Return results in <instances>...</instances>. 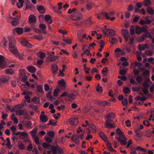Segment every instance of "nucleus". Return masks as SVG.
Instances as JSON below:
<instances>
[{
  "instance_id": "a19ab883",
  "label": "nucleus",
  "mask_w": 154,
  "mask_h": 154,
  "mask_svg": "<svg viewBox=\"0 0 154 154\" xmlns=\"http://www.w3.org/2000/svg\"><path fill=\"white\" fill-rule=\"evenodd\" d=\"M34 38L38 41H41L43 38V37L41 35H35L34 36Z\"/></svg>"
},
{
  "instance_id": "6ab92c4d",
  "label": "nucleus",
  "mask_w": 154,
  "mask_h": 154,
  "mask_svg": "<svg viewBox=\"0 0 154 154\" xmlns=\"http://www.w3.org/2000/svg\"><path fill=\"white\" fill-rule=\"evenodd\" d=\"M45 20L48 23L51 24L52 23V21L50 15H45Z\"/></svg>"
},
{
  "instance_id": "8fccbe9b",
  "label": "nucleus",
  "mask_w": 154,
  "mask_h": 154,
  "mask_svg": "<svg viewBox=\"0 0 154 154\" xmlns=\"http://www.w3.org/2000/svg\"><path fill=\"white\" fill-rule=\"evenodd\" d=\"M115 117V114L113 113H111L108 114L106 115V118L107 119H113Z\"/></svg>"
},
{
  "instance_id": "72a5a7b5",
  "label": "nucleus",
  "mask_w": 154,
  "mask_h": 154,
  "mask_svg": "<svg viewBox=\"0 0 154 154\" xmlns=\"http://www.w3.org/2000/svg\"><path fill=\"white\" fill-rule=\"evenodd\" d=\"M46 97L48 99H50L51 101L54 100L55 99V98L53 97L51 95V91H49L48 93L46 94Z\"/></svg>"
},
{
  "instance_id": "2eb2a0df",
  "label": "nucleus",
  "mask_w": 154,
  "mask_h": 154,
  "mask_svg": "<svg viewBox=\"0 0 154 154\" xmlns=\"http://www.w3.org/2000/svg\"><path fill=\"white\" fill-rule=\"evenodd\" d=\"M9 80V77L5 75L2 76L0 79V81L3 83H7Z\"/></svg>"
},
{
  "instance_id": "4c0bfd02",
  "label": "nucleus",
  "mask_w": 154,
  "mask_h": 154,
  "mask_svg": "<svg viewBox=\"0 0 154 154\" xmlns=\"http://www.w3.org/2000/svg\"><path fill=\"white\" fill-rule=\"evenodd\" d=\"M147 47L146 45H139L138 46V48L140 51L144 50Z\"/></svg>"
},
{
  "instance_id": "aec40b11",
  "label": "nucleus",
  "mask_w": 154,
  "mask_h": 154,
  "mask_svg": "<svg viewBox=\"0 0 154 154\" xmlns=\"http://www.w3.org/2000/svg\"><path fill=\"white\" fill-rule=\"evenodd\" d=\"M100 137L105 142L107 141L108 140L107 137L104 133L100 132L99 134Z\"/></svg>"
},
{
  "instance_id": "c756f323",
  "label": "nucleus",
  "mask_w": 154,
  "mask_h": 154,
  "mask_svg": "<svg viewBox=\"0 0 154 154\" xmlns=\"http://www.w3.org/2000/svg\"><path fill=\"white\" fill-rule=\"evenodd\" d=\"M5 73L8 75H11L14 73V71L12 69H8L5 70Z\"/></svg>"
},
{
  "instance_id": "a18cd8bd",
  "label": "nucleus",
  "mask_w": 154,
  "mask_h": 154,
  "mask_svg": "<svg viewBox=\"0 0 154 154\" xmlns=\"http://www.w3.org/2000/svg\"><path fill=\"white\" fill-rule=\"evenodd\" d=\"M141 29V28L139 26L136 27L135 29L136 33L138 35L140 34L142 32Z\"/></svg>"
},
{
  "instance_id": "9b49d317",
  "label": "nucleus",
  "mask_w": 154,
  "mask_h": 154,
  "mask_svg": "<svg viewBox=\"0 0 154 154\" xmlns=\"http://www.w3.org/2000/svg\"><path fill=\"white\" fill-rule=\"evenodd\" d=\"M116 133L118 135H119V136L118 137H121V138L126 140V138L125 137L124 134L119 128H117L116 129Z\"/></svg>"
},
{
  "instance_id": "0e129e2a",
  "label": "nucleus",
  "mask_w": 154,
  "mask_h": 154,
  "mask_svg": "<svg viewBox=\"0 0 154 154\" xmlns=\"http://www.w3.org/2000/svg\"><path fill=\"white\" fill-rule=\"evenodd\" d=\"M134 74L135 76H137L139 75L140 72V70H136V69L133 70Z\"/></svg>"
},
{
  "instance_id": "423d86ee",
  "label": "nucleus",
  "mask_w": 154,
  "mask_h": 154,
  "mask_svg": "<svg viewBox=\"0 0 154 154\" xmlns=\"http://www.w3.org/2000/svg\"><path fill=\"white\" fill-rule=\"evenodd\" d=\"M115 139L117 140L120 143L121 145L125 146L126 145L127 143V142L126 141L127 140V139L126 140L125 139H123L121 138V137H117V136H116Z\"/></svg>"
},
{
  "instance_id": "49530a36",
  "label": "nucleus",
  "mask_w": 154,
  "mask_h": 154,
  "mask_svg": "<svg viewBox=\"0 0 154 154\" xmlns=\"http://www.w3.org/2000/svg\"><path fill=\"white\" fill-rule=\"evenodd\" d=\"M83 21H86L85 22L83 23H84L88 24L89 25H91L92 23V22L91 21V17H89L88 19L87 20H85Z\"/></svg>"
},
{
  "instance_id": "4d7b16f0",
  "label": "nucleus",
  "mask_w": 154,
  "mask_h": 154,
  "mask_svg": "<svg viewBox=\"0 0 154 154\" xmlns=\"http://www.w3.org/2000/svg\"><path fill=\"white\" fill-rule=\"evenodd\" d=\"M137 81L139 83H141L142 81V78L140 76H138L136 78Z\"/></svg>"
},
{
  "instance_id": "338daca9",
  "label": "nucleus",
  "mask_w": 154,
  "mask_h": 154,
  "mask_svg": "<svg viewBox=\"0 0 154 154\" xmlns=\"http://www.w3.org/2000/svg\"><path fill=\"white\" fill-rule=\"evenodd\" d=\"M103 17L105 18L106 20H109V17H108V13L105 12H103Z\"/></svg>"
},
{
  "instance_id": "c85d7f7f",
  "label": "nucleus",
  "mask_w": 154,
  "mask_h": 154,
  "mask_svg": "<svg viewBox=\"0 0 154 154\" xmlns=\"http://www.w3.org/2000/svg\"><path fill=\"white\" fill-rule=\"evenodd\" d=\"M135 131L137 136L139 137H140L142 136V133L141 131L137 128L135 129Z\"/></svg>"
},
{
  "instance_id": "774afa93",
  "label": "nucleus",
  "mask_w": 154,
  "mask_h": 154,
  "mask_svg": "<svg viewBox=\"0 0 154 154\" xmlns=\"http://www.w3.org/2000/svg\"><path fill=\"white\" fill-rule=\"evenodd\" d=\"M127 69H122L120 71L119 73L120 75H125L127 71Z\"/></svg>"
},
{
  "instance_id": "69168bd1",
  "label": "nucleus",
  "mask_w": 154,
  "mask_h": 154,
  "mask_svg": "<svg viewBox=\"0 0 154 154\" xmlns=\"http://www.w3.org/2000/svg\"><path fill=\"white\" fill-rule=\"evenodd\" d=\"M123 91L124 93L125 94H127L128 93H129L130 91V89L128 88H124L123 90Z\"/></svg>"
},
{
  "instance_id": "f704fd0d",
  "label": "nucleus",
  "mask_w": 154,
  "mask_h": 154,
  "mask_svg": "<svg viewBox=\"0 0 154 154\" xmlns=\"http://www.w3.org/2000/svg\"><path fill=\"white\" fill-rule=\"evenodd\" d=\"M63 41L64 42H66L68 44H70L72 42V41L69 38H65L64 35L63 36Z\"/></svg>"
},
{
  "instance_id": "6e6552de",
  "label": "nucleus",
  "mask_w": 154,
  "mask_h": 154,
  "mask_svg": "<svg viewBox=\"0 0 154 154\" xmlns=\"http://www.w3.org/2000/svg\"><path fill=\"white\" fill-rule=\"evenodd\" d=\"M71 140L77 144L79 143V136L77 134H74L72 135L71 137Z\"/></svg>"
},
{
  "instance_id": "39448f33",
  "label": "nucleus",
  "mask_w": 154,
  "mask_h": 154,
  "mask_svg": "<svg viewBox=\"0 0 154 154\" xmlns=\"http://www.w3.org/2000/svg\"><path fill=\"white\" fill-rule=\"evenodd\" d=\"M59 86L61 90H64L66 87V83L63 79H61L58 81Z\"/></svg>"
},
{
  "instance_id": "c03bdc74",
  "label": "nucleus",
  "mask_w": 154,
  "mask_h": 154,
  "mask_svg": "<svg viewBox=\"0 0 154 154\" xmlns=\"http://www.w3.org/2000/svg\"><path fill=\"white\" fill-rule=\"evenodd\" d=\"M131 65H133L134 67H135L136 66L138 67H140L142 65L141 64L138 62H136L135 63L133 62L131 63Z\"/></svg>"
},
{
  "instance_id": "ddd939ff",
  "label": "nucleus",
  "mask_w": 154,
  "mask_h": 154,
  "mask_svg": "<svg viewBox=\"0 0 154 154\" xmlns=\"http://www.w3.org/2000/svg\"><path fill=\"white\" fill-rule=\"evenodd\" d=\"M150 81L149 77H146L144 79V82L143 84V87L144 88H148L149 86V84L148 83Z\"/></svg>"
},
{
  "instance_id": "6e6d98bb",
  "label": "nucleus",
  "mask_w": 154,
  "mask_h": 154,
  "mask_svg": "<svg viewBox=\"0 0 154 154\" xmlns=\"http://www.w3.org/2000/svg\"><path fill=\"white\" fill-rule=\"evenodd\" d=\"M39 58L41 59H43L46 57L45 54L43 52H40L39 54Z\"/></svg>"
},
{
  "instance_id": "a211bd4d",
  "label": "nucleus",
  "mask_w": 154,
  "mask_h": 154,
  "mask_svg": "<svg viewBox=\"0 0 154 154\" xmlns=\"http://www.w3.org/2000/svg\"><path fill=\"white\" fill-rule=\"evenodd\" d=\"M26 69L29 72L32 73L35 72L36 70V68L34 66H27Z\"/></svg>"
},
{
  "instance_id": "e2e57ef3",
  "label": "nucleus",
  "mask_w": 154,
  "mask_h": 154,
  "mask_svg": "<svg viewBox=\"0 0 154 154\" xmlns=\"http://www.w3.org/2000/svg\"><path fill=\"white\" fill-rule=\"evenodd\" d=\"M148 26H144L142 27L141 29L142 31L144 32H147V28Z\"/></svg>"
},
{
  "instance_id": "603ef678",
  "label": "nucleus",
  "mask_w": 154,
  "mask_h": 154,
  "mask_svg": "<svg viewBox=\"0 0 154 154\" xmlns=\"http://www.w3.org/2000/svg\"><path fill=\"white\" fill-rule=\"evenodd\" d=\"M96 91L100 93L102 92V86H100L99 84L97 85V87L96 88Z\"/></svg>"
},
{
  "instance_id": "4468645a",
  "label": "nucleus",
  "mask_w": 154,
  "mask_h": 154,
  "mask_svg": "<svg viewBox=\"0 0 154 154\" xmlns=\"http://www.w3.org/2000/svg\"><path fill=\"white\" fill-rule=\"evenodd\" d=\"M23 125L28 128H31L32 123L30 121H26L23 123Z\"/></svg>"
},
{
  "instance_id": "79ce46f5",
  "label": "nucleus",
  "mask_w": 154,
  "mask_h": 154,
  "mask_svg": "<svg viewBox=\"0 0 154 154\" xmlns=\"http://www.w3.org/2000/svg\"><path fill=\"white\" fill-rule=\"evenodd\" d=\"M37 91L40 93L43 92L42 87L41 85H38L37 87Z\"/></svg>"
},
{
  "instance_id": "1a4fd4ad",
  "label": "nucleus",
  "mask_w": 154,
  "mask_h": 154,
  "mask_svg": "<svg viewBox=\"0 0 154 154\" xmlns=\"http://www.w3.org/2000/svg\"><path fill=\"white\" fill-rule=\"evenodd\" d=\"M36 21V18L35 16L32 15L29 17L28 22L31 24H33L35 23Z\"/></svg>"
},
{
  "instance_id": "f257e3e1",
  "label": "nucleus",
  "mask_w": 154,
  "mask_h": 154,
  "mask_svg": "<svg viewBox=\"0 0 154 154\" xmlns=\"http://www.w3.org/2000/svg\"><path fill=\"white\" fill-rule=\"evenodd\" d=\"M9 50L12 53L14 54L15 56H19V52L15 46L16 41L15 38L13 37H10L9 38Z\"/></svg>"
},
{
  "instance_id": "5fc2aeb1",
  "label": "nucleus",
  "mask_w": 154,
  "mask_h": 154,
  "mask_svg": "<svg viewBox=\"0 0 154 154\" xmlns=\"http://www.w3.org/2000/svg\"><path fill=\"white\" fill-rule=\"evenodd\" d=\"M19 115H24L26 114V112L24 109L20 110L18 112H17Z\"/></svg>"
},
{
  "instance_id": "9d476101",
  "label": "nucleus",
  "mask_w": 154,
  "mask_h": 154,
  "mask_svg": "<svg viewBox=\"0 0 154 154\" xmlns=\"http://www.w3.org/2000/svg\"><path fill=\"white\" fill-rule=\"evenodd\" d=\"M6 66V63L4 57L0 55V67L4 68Z\"/></svg>"
},
{
  "instance_id": "e433bc0d",
  "label": "nucleus",
  "mask_w": 154,
  "mask_h": 154,
  "mask_svg": "<svg viewBox=\"0 0 154 154\" xmlns=\"http://www.w3.org/2000/svg\"><path fill=\"white\" fill-rule=\"evenodd\" d=\"M88 46L86 45H84L82 48V50L84 54H85L87 52L90 51L88 48Z\"/></svg>"
},
{
  "instance_id": "7c9ffc66",
  "label": "nucleus",
  "mask_w": 154,
  "mask_h": 154,
  "mask_svg": "<svg viewBox=\"0 0 154 154\" xmlns=\"http://www.w3.org/2000/svg\"><path fill=\"white\" fill-rule=\"evenodd\" d=\"M109 120H106L105 122V125L107 128H112L114 127V126L112 124L109 122Z\"/></svg>"
},
{
  "instance_id": "412c9836",
  "label": "nucleus",
  "mask_w": 154,
  "mask_h": 154,
  "mask_svg": "<svg viewBox=\"0 0 154 154\" xmlns=\"http://www.w3.org/2000/svg\"><path fill=\"white\" fill-rule=\"evenodd\" d=\"M24 106L23 104H19L15 107V110L16 112H18L21 109H22Z\"/></svg>"
},
{
  "instance_id": "bf43d9fd",
  "label": "nucleus",
  "mask_w": 154,
  "mask_h": 154,
  "mask_svg": "<svg viewBox=\"0 0 154 154\" xmlns=\"http://www.w3.org/2000/svg\"><path fill=\"white\" fill-rule=\"evenodd\" d=\"M107 102L106 101H100L99 103H98L99 105L102 106H104L107 105Z\"/></svg>"
},
{
  "instance_id": "473e14b6",
  "label": "nucleus",
  "mask_w": 154,
  "mask_h": 154,
  "mask_svg": "<svg viewBox=\"0 0 154 154\" xmlns=\"http://www.w3.org/2000/svg\"><path fill=\"white\" fill-rule=\"evenodd\" d=\"M146 11L149 14L153 15L154 14V10L151 7H149L146 8Z\"/></svg>"
},
{
  "instance_id": "09e8293b",
  "label": "nucleus",
  "mask_w": 154,
  "mask_h": 154,
  "mask_svg": "<svg viewBox=\"0 0 154 154\" xmlns=\"http://www.w3.org/2000/svg\"><path fill=\"white\" fill-rule=\"evenodd\" d=\"M47 135L53 138L55 134L54 132L52 131H50L48 132L47 134Z\"/></svg>"
},
{
  "instance_id": "7ed1b4c3",
  "label": "nucleus",
  "mask_w": 154,
  "mask_h": 154,
  "mask_svg": "<svg viewBox=\"0 0 154 154\" xmlns=\"http://www.w3.org/2000/svg\"><path fill=\"white\" fill-rule=\"evenodd\" d=\"M103 32L105 35L108 36H114L115 35V31L112 29H108L103 30Z\"/></svg>"
},
{
  "instance_id": "ea45409f",
  "label": "nucleus",
  "mask_w": 154,
  "mask_h": 154,
  "mask_svg": "<svg viewBox=\"0 0 154 154\" xmlns=\"http://www.w3.org/2000/svg\"><path fill=\"white\" fill-rule=\"evenodd\" d=\"M21 137H28V134L25 132H21L20 134L19 135V137L21 139H24L23 138H22Z\"/></svg>"
},
{
  "instance_id": "b1692460",
  "label": "nucleus",
  "mask_w": 154,
  "mask_h": 154,
  "mask_svg": "<svg viewBox=\"0 0 154 154\" xmlns=\"http://www.w3.org/2000/svg\"><path fill=\"white\" fill-rule=\"evenodd\" d=\"M15 30L17 34L19 35H21L23 32V28L21 27H17L15 29Z\"/></svg>"
},
{
  "instance_id": "c9c22d12",
  "label": "nucleus",
  "mask_w": 154,
  "mask_h": 154,
  "mask_svg": "<svg viewBox=\"0 0 154 154\" xmlns=\"http://www.w3.org/2000/svg\"><path fill=\"white\" fill-rule=\"evenodd\" d=\"M19 3H17V5L18 8H20L23 7V4L24 3L23 0H19Z\"/></svg>"
},
{
  "instance_id": "37998d69",
  "label": "nucleus",
  "mask_w": 154,
  "mask_h": 154,
  "mask_svg": "<svg viewBox=\"0 0 154 154\" xmlns=\"http://www.w3.org/2000/svg\"><path fill=\"white\" fill-rule=\"evenodd\" d=\"M90 130L93 133H96L97 131L96 128V126L93 125H91L90 127Z\"/></svg>"
},
{
  "instance_id": "f03ea898",
  "label": "nucleus",
  "mask_w": 154,
  "mask_h": 154,
  "mask_svg": "<svg viewBox=\"0 0 154 154\" xmlns=\"http://www.w3.org/2000/svg\"><path fill=\"white\" fill-rule=\"evenodd\" d=\"M70 19L75 21H79L83 18L82 14L79 12H75L70 16Z\"/></svg>"
},
{
  "instance_id": "cd10ccee",
  "label": "nucleus",
  "mask_w": 154,
  "mask_h": 154,
  "mask_svg": "<svg viewBox=\"0 0 154 154\" xmlns=\"http://www.w3.org/2000/svg\"><path fill=\"white\" fill-rule=\"evenodd\" d=\"M108 41L112 44H114L117 42V39L114 37H111L109 38Z\"/></svg>"
},
{
  "instance_id": "680f3d73",
  "label": "nucleus",
  "mask_w": 154,
  "mask_h": 154,
  "mask_svg": "<svg viewBox=\"0 0 154 154\" xmlns=\"http://www.w3.org/2000/svg\"><path fill=\"white\" fill-rule=\"evenodd\" d=\"M53 9L56 13L59 14H61L62 12L61 11H60V10H59L58 9V8H57L54 7H53Z\"/></svg>"
},
{
  "instance_id": "4be33fe9",
  "label": "nucleus",
  "mask_w": 154,
  "mask_h": 154,
  "mask_svg": "<svg viewBox=\"0 0 154 154\" xmlns=\"http://www.w3.org/2000/svg\"><path fill=\"white\" fill-rule=\"evenodd\" d=\"M58 69V66L55 64L52 65V72L53 74H55L57 72Z\"/></svg>"
},
{
  "instance_id": "3c124183",
  "label": "nucleus",
  "mask_w": 154,
  "mask_h": 154,
  "mask_svg": "<svg viewBox=\"0 0 154 154\" xmlns=\"http://www.w3.org/2000/svg\"><path fill=\"white\" fill-rule=\"evenodd\" d=\"M131 151L130 152V154H137L136 151V148L134 147H130Z\"/></svg>"
},
{
  "instance_id": "13d9d810",
  "label": "nucleus",
  "mask_w": 154,
  "mask_h": 154,
  "mask_svg": "<svg viewBox=\"0 0 154 154\" xmlns=\"http://www.w3.org/2000/svg\"><path fill=\"white\" fill-rule=\"evenodd\" d=\"M60 92V90L59 89L54 90L53 92L54 95L55 97H57Z\"/></svg>"
},
{
  "instance_id": "0eeeda50",
  "label": "nucleus",
  "mask_w": 154,
  "mask_h": 154,
  "mask_svg": "<svg viewBox=\"0 0 154 154\" xmlns=\"http://www.w3.org/2000/svg\"><path fill=\"white\" fill-rule=\"evenodd\" d=\"M70 124L71 125H76L78 124V119L77 117L71 118L69 120Z\"/></svg>"
},
{
  "instance_id": "2f4dec72",
  "label": "nucleus",
  "mask_w": 154,
  "mask_h": 154,
  "mask_svg": "<svg viewBox=\"0 0 154 154\" xmlns=\"http://www.w3.org/2000/svg\"><path fill=\"white\" fill-rule=\"evenodd\" d=\"M28 106L29 109L33 110H36L38 108L37 105H34L32 103L29 104Z\"/></svg>"
},
{
  "instance_id": "f8f14e48",
  "label": "nucleus",
  "mask_w": 154,
  "mask_h": 154,
  "mask_svg": "<svg viewBox=\"0 0 154 154\" xmlns=\"http://www.w3.org/2000/svg\"><path fill=\"white\" fill-rule=\"evenodd\" d=\"M48 61L49 62H53L58 59V57L56 56L50 55L47 58Z\"/></svg>"
},
{
  "instance_id": "5701e85b",
  "label": "nucleus",
  "mask_w": 154,
  "mask_h": 154,
  "mask_svg": "<svg viewBox=\"0 0 154 154\" xmlns=\"http://www.w3.org/2000/svg\"><path fill=\"white\" fill-rule=\"evenodd\" d=\"M76 97L75 95L73 93H71L68 94V99L70 101L74 100Z\"/></svg>"
},
{
  "instance_id": "de8ad7c7",
  "label": "nucleus",
  "mask_w": 154,
  "mask_h": 154,
  "mask_svg": "<svg viewBox=\"0 0 154 154\" xmlns=\"http://www.w3.org/2000/svg\"><path fill=\"white\" fill-rule=\"evenodd\" d=\"M152 135V133L148 129L145 131V136L147 137H150Z\"/></svg>"
},
{
  "instance_id": "20e7f679",
  "label": "nucleus",
  "mask_w": 154,
  "mask_h": 154,
  "mask_svg": "<svg viewBox=\"0 0 154 154\" xmlns=\"http://www.w3.org/2000/svg\"><path fill=\"white\" fill-rule=\"evenodd\" d=\"M122 34L126 41H127L130 35L128 31L126 29H122Z\"/></svg>"
},
{
  "instance_id": "f3484780",
  "label": "nucleus",
  "mask_w": 154,
  "mask_h": 154,
  "mask_svg": "<svg viewBox=\"0 0 154 154\" xmlns=\"http://www.w3.org/2000/svg\"><path fill=\"white\" fill-rule=\"evenodd\" d=\"M40 120L41 122H45L48 120V118L46 116L40 115L39 116Z\"/></svg>"
},
{
  "instance_id": "dca6fc26",
  "label": "nucleus",
  "mask_w": 154,
  "mask_h": 154,
  "mask_svg": "<svg viewBox=\"0 0 154 154\" xmlns=\"http://www.w3.org/2000/svg\"><path fill=\"white\" fill-rule=\"evenodd\" d=\"M20 43L23 46H26L29 48H31L32 47L31 44L25 40H23L21 41Z\"/></svg>"
},
{
  "instance_id": "a878e982",
  "label": "nucleus",
  "mask_w": 154,
  "mask_h": 154,
  "mask_svg": "<svg viewBox=\"0 0 154 154\" xmlns=\"http://www.w3.org/2000/svg\"><path fill=\"white\" fill-rule=\"evenodd\" d=\"M37 130L38 128H35L32 131L29 132V133L31 134V136L33 138L35 137V136H36L37 134Z\"/></svg>"
},
{
  "instance_id": "bb28decb",
  "label": "nucleus",
  "mask_w": 154,
  "mask_h": 154,
  "mask_svg": "<svg viewBox=\"0 0 154 154\" xmlns=\"http://www.w3.org/2000/svg\"><path fill=\"white\" fill-rule=\"evenodd\" d=\"M37 9L38 11L41 14L44 13L45 11V9L42 5L38 7H37Z\"/></svg>"
},
{
  "instance_id": "864d4df0",
  "label": "nucleus",
  "mask_w": 154,
  "mask_h": 154,
  "mask_svg": "<svg viewBox=\"0 0 154 154\" xmlns=\"http://www.w3.org/2000/svg\"><path fill=\"white\" fill-rule=\"evenodd\" d=\"M144 5L146 6H148L151 4L150 0H144Z\"/></svg>"
},
{
  "instance_id": "052dcab7",
  "label": "nucleus",
  "mask_w": 154,
  "mask_h": 154,
  "mask_svg": "<svg viewBox=\"0 0 154 154\" xmlns=\"http://www.w3.org/2000/svg\"><path fill=\"white\" fill-rule=\"evenodd\" d=\"M42 146L44 148H46L50 146L51 144L46 142H44L42 144Z\"/></svg>"
},
{
  "instance_id": "58836bf2",
  "label": "nucleus",
  "mask_w": 154,
  "mask_h": 154,
  "mask_svg": "<svg viewBox=\"0 0 154 154\" xmlns=\"http://www.w3.org/2000/svg\"><path fill=\"white\" fill-rule=\"evenodd\" d=\"M108 70V69L107 67H105L103 69L102 72L103 76H106Z\"/></svg>"
},
{
  "instance_id": "393cba45",
  "label": "nucleus",
  "mask_w": 154,
  "mask_h": 154,
  "mask_svg": "<svg viewBox=\"0 0 154 154\" xmlns=\"http://www.w3.org/2000/svg\"><path fill=\"white\" fill-rule=\"evenodd\" d=\"M18 148L20 149H24L25 148V146L23 143L21 141H19L17 143Z\"/></svg>"
}]
</instances>
